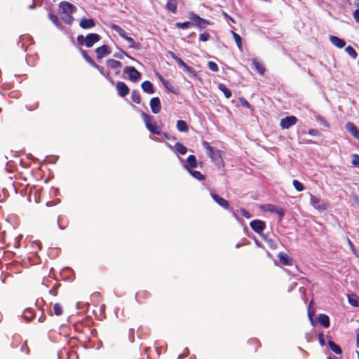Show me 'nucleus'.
Segmentation results:
<instances>
[{
	"mask_svg": "<svg viewBox=\"0 0 359 359\" xmlns=\"http://www.w3.org/2000/svg\"><path fill=\"white\" fill-rule=\"evenodd\" d=\"M83 55L88 62H89L91 65H93L95 68L99 69V66L97 65H96L90 57H88L84 52H83Z\"/></svg>",
	"mask_w": 359,
	"mask_h": 359,
	"instance_id": "nucleus-42",
	"label": "nucleus"
},
{
	"mask_svg": "<svg viewBox=\"0 0 359 359\" xmlns=\"http://www.w3.org/2000/svg\"><path fill=\"white\" fill-rule=\"evenodd\" d=\"M232 33L236 45H241L242 38L241 37V36L233 32H232Z\"/></svg>",
	"mask_w": 359,
	"mask_h": 359,
	"instance_id": "nucleus-43",
	"label": "nucleus"
},
{
	"mask_svg": "<svg viewBox=\"0 0 359 359\" xmlns=\"http://www.w3.org/2000/svg\"><path fill=\"white\" fill-rule=\"evenodd\" d=\"M188 17L190 20V22H192V25H195L200 29H205L207 25L210 24L209 21L201 18L198 15L196 14L193 11L188 13Z\"/></svg>",
	"mask_w": 359,
	"mask_h": 359,
	"instance_id": "nucleus-1",
	"label": "nucleus"
},
{
	"mask_svg": "<svg viewBox=\"0 0 359 359\" xmlns=\"http://www.w3.org/2000/svg\"><path fill=\"white\" fill-rule=\"evenodd\" d=\"M276 212H277L279 214V215H280V217H283V215H284V213H283V210H276Z\"/></svg>",
	"mask_w": 359,
	"mask_h": 359,
	"instance_id": "nucleus-55",
	"label": "nucleus"
},
{
	"mask_svg": "<svg viewBox=\"0 0 359 359\" xmlns=\"http://www.w3.org/2000/svg\"><path fill=\"white\" fill-rule=\"evenodd\" d=\"M212 198L214 199V201L221 207H222L224 209H228L229 208V203L224 198L219 196L217 194L211 192L210 194Z\"/></svg>",
	"mask_w": 359,
	"mask_h": 359,
	"instance_id": "nucleus-13",
	"label": "nucleus"
},
{
	"mask_svg": "<svg viewBox=\"0 0 359 359\" xmlns=\"http://www.w3.org/2000/svg\"><path fill=\"white\" fill-rule=\"evenodd\" d=\"M252 65L256 70L261 74L263 75L265 72V68L262 63H260L256 58L252 60Z\"/></svg>",
	"mask_w": 359,
	"mask_h": 359,
	"instance_id": "nucleus-21",
	"label": "nucleus"
},
{
	"mask_svg": "<svg viewBox=\"0 0 359 359\" xmlns=\"http://www.w3.org/2000/svg\"><path fill=\"white\" fill-rule=\"evenodd\" d=\"M109 46H99L96 49V53L97 55L98 58H102L109 53V51L108 50Z\"/></svg>",
	"mask_w": 359,
	"mask_h": 359,
	"instance_id": "nucleus-18",
	"label": "nucleus"
},
{
	"mask_svg": "<svg viewBox=\"0 0 359 359\" xmlns=\"http://www.w3.org/2000/svg\"><path fill=\"white\" fill-rule=\"evenodd\" d=\"M175 26L177 28L185 29H188L191 26H192V22H177V23H175Z\"/></svg>",
	"mask_w": 359,
	"mask_h": 359,
	"instance_id": "nucleus-33",
	"label": "nucleus"
},
{
	"mask_svg": "<svg viewBox=\"0 0 359 359\" xmlns=\"http://www.w3.org/2000/svg\"><path fill=\"white\" fill-rule=\"evenodd\" d=\"M142 90L149 94H153L154 93V89L152 83L149 81H144L142 85Z\"/></svg>",
	"mask_w": 359,
	"mask_h": 359,
	"instance_id": "nucleus-16",
	"label": "nucleus"
},
{
	"mask_svg": "<svg viewBox=\"0 0 359 359\" xmlns=\"http://www.w3.org/2000/svg\"><path fill=\"white\" fill-rule=\"evenodd\" d=\"M175 148L178 153L182 155H184L187 151V147L180 142L175 143Z\"/></svg>",
	"mask_w": 359,
	"mask_h": 359,
	"instance_id": "nucleus-28",
	"label": "nucleus"
},
{
	"mask_svg": "<svg viewBox=\"0 0 359 359\" xmlns=\"http://www.w3.org/2000/svg\"><path fill=\"white\" fill-rule=\"evenodd\" d=\"M77 41L79 45H86V37L83 35H79L77 36Z\"/></svg>",
	"mask_w": 359,
	"mask_h": 359,
	"instance_id": "nucleus-45",
	"label": "nucleus"
},
{
	"mask_svg": "<svg viewBox=\"0 0 359 359\" xmlns=\"http://www.w3.org/2000/svg\"><path fill=\"white\" fill-rule=\"evenodd\" d=\"M250 227L255 231L256 233H260L264 231L266 227L265 223L259 219L252 220L250 224Z\"/></svg>",
	"mask_w": 359,
	"mask_h": 359,
	"instance_id": "nucleus-7",
	"label": "nucleus"
},
{
	"mask_svg": "<svg viewBox=\"0 0 359 359\" xmlns=\"http://www.w3.org/2000/svg\"><path fill=\"white\" fill-rule=\"evenodd\" d=\"M150 107L154 114H158L161 109V102L158 97H153L150 100Z\"/></svg>",
	"mask_w": 359,
	"mask_h": 359,
	"instance_id": "nucleus-9",
	"label": "nucleus"
},
{
	"mask_svg": "<svg viewBox=\"0 0 359 359\" xmlns=\"http://www.w3.org/2000/svg\"><path fill=\"white\" fill-rule=\"evenodd\" d=\"M185 72H187L190 76H196V71L191 67L188 66L187 65H185V67L183 68Z\"/></svg>",
	"mask_w": 359,
	"mask_h": 359,
	"instance_id": "nucleus-39",
	"label": "nucleus"
},
{
	"mask_svg": "<svg viewBox=\"0 0 359 359\" xmlns=\"http://www.w3.org/2000/svg\"><path fill=\"white\" fill-rule=\"evenodd\" d=\"M203 147L207 150L208 156L214 162H218L222 158L221 151L211 147L206 141H203Z\"/></svg>",
	"mask_w": 359,
	"mask_h": 359,
	"instance_id": "nucleus-2",
	"label": "nucleus"
},
{
	"mask_svg": "<svg viewBox=\"0 0 359 359\" xmlns=\"http://www.w3.org/2000/svg\"><path fill=\"white\" fill-rule=\"evenodd\" d=\"M123 72L128 76L130 80L133 82H137L140 79L141 74L133 67H126Z\"/></svg>",
	"mask_w": 359,
	"mask_h": 359,
	"instance_id": "nucleus-4",
	"label": "nucleus"
},
{
	"mask_svg": "<svg viewBox=\"0 0 359 359\" xmlns=\"http://www.w3.org/2000/svg\"><path fill=\"white\" fill-rule=\"evenodd\" d=\"M36 8V4H35L34 3H33L32 5H30V6H29V9H34V8Z\"/></svg>",
	"mask_w": 359,
	"mask_h": 359,
	"instance_id": "nucleus-56",
	"label": "nucleus"
},
{
	"mask_svg": "<svg viewBox=\"0 0 359 359\" xmlns=\"http://www.w3.org/2000/svg\"><path fill=\"white\" fill-rule=\"evenodd\" d=\"M107 65L108 67H111V69H117L118 70L121 67V62L116 60H109L107 61Z\"/></svg>",
	"mask_w": 359,
	"mask_h": 359,
	"instance_id": "nucleus-24",
	"label": "nucleus"
},
{
	"mask_svg": "<svg viewBox=\"0 0 359 359\" xmlns=\"http://www.w3.org/2000/svg\"><path fill=\"white\" fill-rule=\"evenodd\" d=\"M142 116L145 123L147 128L152 133L159 135L160 130L156 126V124L153 121V118L147 114L142 112Z\"/></svg>",
	"mask_w": 359,
	"mask_h": 359,
	"instance_id": "nucleus-3",
	"label": "nucleus"
},
{
	"mask_svg": "<svg viewBox=\"0 0 359 359\" xmlns=\"http://www.w3.org/2000/svg\"><path fill=\"white\" fill-rule=\"evenodd\" d=\"M348 301H349V303H350L351 305H353V306H358V304H357V301H356V300H355V299H351V298H350V297H349V298H348Z\"/></svg>",
	"mask_w": 359,
	"mask_h": 359,
	"instance_id": "nucleus-52",
	"label": "nucleus"
},
{
	"mask_svg": "<svg viewBox=\"0 0 359 359\" xmlns=\"http://www.w3.org/2000/svg\"><path fill=\"white\" fill-rule=\"evenodd\" d=\"M240 100H241V103L243 107L249 108V109L251 107L250 103L246 100L241 98Z\"/></svg>",
	"mask_w": 359,
	"mask_h": 359,
	"instance_id": "nucleus-47",
	"label": "nucleus"
},
{
	"mask_svg": "<svg viewBox=\"0 0 359 359\" xmlns=\"http://www.w3.org/2000/svg\"><path fill=\"white\" fill-rule=\"evenodd\" d=\"M210 34L208 33H203L200 34L199 40L202 42H205L208 40Z\"/></svg>",
	"mask_w": 359,
	"mask_h": 359,
	"instance_id": "nucleus-44",
	"label": "nucleus"
},
{
	"mask_svg": "<svg viewBox=\"0 0 359 359\" xmlns=\"http://www.w3.org/2000/svg\"><path fill=\"white\" fill-rule=\"evenodd\" d=\"M309 134L312 136H317L319 134V132L316 129H310L309 130Z\"/></svg>",
	"mask_w": 359,
	"mask_h": 359,
	"instance_id": "nucleus-51",
	"label": "nucleus"
},
{
	"mask_svg": "<svg viewBox=\"0 0 359 359\" xmlns=\"http://www.w3.org/2000/svg\"><path fill=\"white\" fill-rule=\"evenodd\" d=\"M292 184L297 191H302L304 190V186L299 181L294 180L292 181Z\"/></svg>",
	"mask_w": 359,
	"mask_h": 359,
	"instance_id": "nucleus-38",
	"label": "nucleus"
},
{
	"mask_svg": "<svg viewBox=\"0 0 359 359\" xmlns=\"http://www.w3.org/2000/svg\"><path fill=\"white\" fill-rule=\"evenodd\" d=\"M116 88L118 91V95L121 97H124L127 95L129 93V88L126 85V83L122 81H118L116 83Z\"/></svg>",
	"mask_w": 359,
	"mask_h": 359,
	"instance_id": "nucleus-10",
	"label": "nucleus"
},
{
	"mask_svg": "<svg viewBox=\"0 0 359 359\" xmlns=\"http://www.w3.org/2000/svg\"><path fill=\"white\" fill-rule=\"evenodd\" d=\"M131 99L132 100L137 103L140 104L141 102V97L140 95V93L137 90H133L131 94Z\"/></svg>",
	"mask_w": 359,
	"mask_h": 359,
	"instance_id": "nucleus-32",
	"label": "nucleus"
},
{
	"mask_svg": "<svg viewBox=\"0 0 359 359\" xmlns=\"http://www.w3.org/2000/svg\"><path fill=\"white\" fill-rule=\"evenodd\" d=\"M316 119L318 122H319L321 125H323L325 128H330V123L321 116L317 115L316 116Z\"/></svg>",
	"mask_w": 359,
	"mask_h": 359,
	"instance_id": "nucleus-35",
	"label": "nucleus"
},
{
	"mask_svg": "<svg viewBox=\"0 0 359 359\" xmlns=\"http://www.w3.org/2000/svg\"><path fill=\"white\" fill-rule=\"evenodd\" d=\"M328 346L330 348V349L336 354H341V349L333 341L330 340L328 341Z\"/></svg>",
	"mask_w": 359,
	"mask_h": 359,
	"instance_id": "nucleus-25",
	"label": "nucleus"
},
{
	"mask_svg": "<svg viewBox=\"0 0 359 359\" xmlns=\"http://www.w3.org/2000/svg\"><path fill=\"white\" fill-rule=\"evenodd\" d=\"M345 50L351 57L353 59L356 58L358 54L352 46H346Z\"/></svg>",
	"mask_w": 359,
	"mask_h": 359,
	"instance_id": "nucleus-37",
	"label": "nucleus"
},
{
	"mask_svg": "<svg viewBox=\"0 0 359 359\" xmlns=\"http://www.w3.org/2000/svg\"><path fill=\"white\" fill-rule=\"evenodd\" d=\"M330 40L333 45H346L344 40L335 36H330Z\"/></svg>",
	"mask_w": 359,
	"mask_h": 359,
	"instance_id": "nucleus-30",
	"label": "nucleus"
},
{
	"mask_svg": "<svg viewBox=\"0 0 359 359\" xmlns=\"http://www.w3.org/2000/svg\"><path fill=\"white\" fill-rule=\"evenodd\" d=\"M80 26L83 29L91 28L95 26V22L93 19H82L80 22Z\"/></svg>",
	"mask_w": 359,
	"mask_h": 359,
	"instance_id": "nucleus-17",
	"label": "nucleus"
},
{
	"mask_svg": "<svg viewBox=\"0 0 359 359\" xmlns=\"http://www.w3.org/2000/svg\"><path fill=\"white\" fill-rule=\"evenodd\" d=\"M233 215L236 219H238L237 215L234 212L233 213Z\"/></svg>",
	"mask_w": 359,
	"mask_h": 359,
	"instance_id": "nucleus-62",
	"label": "nucleus"
},
{
	"mask_svg": "<svg viewBox=\"0 0 359 359\" xmlns=\"http://www.w3.org/2000/svg\"><path fill=\"white\" fill-rule=\"evenodd\" d=\"M50 293L53 295H56V292L53 289L50 290Z\"/></svg>",
	"mask_w": 359,
	"mask_h": 359,
	"instance_id": "nucleus-57",
	"label": "nucleus"
},
{
	"mask_svg": "<svg viewBox=\"0 0 359 359\" xmlns=\"http://www.w3.org/2000/svg\"><path fill=\"white\" fill-rule=\"evenodd\" d=\"M100 39L99 34L96 33H91L86 36V45H94L97 43Z\"/></svg>",
	"mask_w": 359,
	"mask_h": 359,
	"instance_id": "nucleus-14",
	"label": "nucleus"
},
{
	"mask_svg": "<svg viewBox=\"0 0 359 359\" xmlns=\"http://www.w3.org/2000/svg\"><path fill=\"white\" fill-rule=\"evenodd\" d=\"M297 122V118L295 116H290L281 119L280 125L283 129H288L295 125Z\"/></svg>",
	"mask_w": 359,
	"mask_h": 359,
	"instance_id": "nucleus-6",
	"label": "nucleus"
},
{
	"mask_svg": "<svg viewBox=\"0 0 359 359\" xmlns=\"http://www.w3.org/2000/svg\"><path fill=\"white\" fill-rule=\"evenodd\" d=\"M351 163L353 166L359 168V155L353 154Z\"/></svg>",
	"mask_w": 359,
	"mask_h": 359,
	"instance_id": "nucleus-41",
	"label": "nucleus"
},
{
	"mask_svg": "<svg viewBox=\"0 0 359 359\" xmlns=\"http://www.w3.org/2000/svg\"><path fill=\"white\" fill-rule=\"evenodd\" d=\"M313 301H311L308 307V316L312 325H314L313 316H314V310L312 309Z\"/></svg>",
	"mask_w": 359,
	"mask_h": 359,
	"instance_id": "nucleus-31",
	"label": "nucleus"
},
{
	"mask_svg": "<svg viewBox=\"0 0 359 359\" xmlns=\"http://www.w3.org/2000/svg\"><path fill=\"white\" fill-rule=\"evenodd\" d=\"M63 14H72L76 12V8L74 5L67 1H62L59 5Z\"/></svg>",
	"mask_w": 359,
	"mask_h": 359,
	"instance_id": "nucleus-5",
	"label": "nucleus"
},
{
	"mask_svg": "<svg viewBox=\"0 0 359 359\" xmlns=\"http://www.w3.org/2000/svg\"><path fill=\"white\" fill-rule=\"evenodd\" d=\"M189 168H194L197 167V161L194 155H189L187 159Z\"/></svg>",
	"mask_w": 359,
	"mask_h": 359,
	"instance_id": "nucleus-23",
	"label": "nucleus"
},
{
	"mask_svg": "<svg viewBox=\"0 0 359 359\" xmlns=\"http://www.w3.org/2000/svg\"><path fill=\"white\" fill-rule=\"evenodd\" d=\"M182 358V355H180L177 359H181Z\"/></svg>",
	"mask_w": 359,
	"mask_h": 359,
	"instance_id": "nucleus-63",
	"label": "nucleus"
},
{
	"mask_svg": "<svg viewBox=\"0 0 359 359\" xmlns=\"http://www.w3.org/2000/svg\"><path fill=\"white\" fill-rule=\"evenodd\" d=\"M355 20L359 23V8L356 9L353 13Z\"/></svg>",
	"mask_w": 359,
	"mask_h": 359,
	"instance_id": "nucleus-49",
	"label": "nucleus"
},
{
	"mask_svg": "<svg viewBox=\"0 0 359 359\" xmlns=\"http://www.w3.org/2000/svg\"><path fill=\"white\" fill-rule=\"evenodd\" d=\"M184 168L187 170V171L190 173L191 176H193L194 178L203 180H204V175H202L199 171L196 170H192L191 169L188 168V165H184Z\"/></svg>",
	"mask_w": 359,
	"mask_h": 359,
	"instance_id": "nucleus-20",
	"label": "nucleus"
},
{
	"mask_svg": "<svg viewBox=\"0 0 359 359\" xmlns=\"http://www.w3.org/2000/svg\"><path fill=\"white\" fill-rule=\"evenodd\" d=\"M240 212L245 218L249 219L251 217V214L245 209H241Z\"/></svg>",
	"mask_w": 359,
	"mask_h": 359,
	"instance_id": "nucleus-46",
	"label": "nucleus"
},
{
	"mask_svg": "<svg viewBox=\"0 0 359 359\" xmlns=\"http://www.w3.org/2000/svg\"><path fill=\"white\" fill-rule=\"evenodd\" d=\"M53 311L56 316H60L62 313V307L59 303H55L53 305Z\"/></svg>",
	"mask_w": 359,
	"mask_h": 359,
	"instance_id": "nucleus-36",
	"label": "nucleus"
},
{
	"mask_svg": "<svg viewBox=\"0 0 359 359\" xmlns=\"http://www.w3.org/2000/svg\"><path fill=\"white\" fill-rule=\"evenodd\" d=\"M218 88L224 93L225 97L226 98H230L231 97V92L229 89H228L224 84L220 83L218 86Z\"/></svg>",
	"mask_w": 359,
	"mask_h": 359,
	"instance_id": "nucleus-27",
	"label": "nucleus"
},
{
	"mask_svg": "<svg viewBox=\"0 0 359 359\" xmlns=\"http://www.w3.org/2000/svg\"><path fill=\"white\" fill-rule=\"evenodd\" d=\"M177 128L180 132L186 133L189 130L187 123L182 120H179L177 121Z\"/></svg>",
	"mask_w": 359,
	"mask_h": 359,
	"instance_id": "nucleus-22",
	"label": "nucleus"
},
{
	"mask_svg": "<svg viewBox=\"0 0 359 359\" xmlns=\"http://www.w3.org/2000/svg\"><path fill=\"white\" fill-rule=\"evenodd\" d=\"M61 18L62 21L68 25H71L74 21V18L72 16V14H63Z\"/></svg>",
	"mask_w": 359,
	"mask_h": 359,
	"instance_id": "nucleus-34",
	"label": "nucleus"
},
{
	"mask_svg": "<svg viewBox=\"0 0 359 359\" xmlns=\"http://www.w3.org/2000/svg\"><path fill=\"white\" fill-rule=\"evenodd\" d=\"M357 344H358V346L359 347V334L358 335V338H357Z\"/></svg>",
	"mask_w": 359,
	"mask_h": 359,
	"instance_id": "nucleus-58",
	"label": "nucleus"
},
{
	"mask_svg": "<svg viewBox=\"0 0 359 359\" xmlns=\"http://www.w3.org/2000/svg\"><path fill=\"white\" fill-rule=\"evenodd\" d=\"M318 321L325 328H327L330 326V318L328 316L321 313L318 317Z\"/></svg>",
	"mask_w": 359,
	"mask_h": 359,
	"instance_id": "nucleus-15",
	"label": "nucleus"
},
{
	"mask_svg": "<svg viewBox=\"0 0 359 359\" xmlns=\"http://www.w3.org/2000/svg\"><path fill=\"white\" fill-rule=\"evenodd\" d=\"M358 359H359V352H358Z\"/></svg>",
	"mask_w": 359,
	"mask_h": 359,
	"instance_id": "nucleus-64",
	"label": "nucleus"
},
{
	"mask_svg": "<svg viewBox=\"0 0 359 359\" xmlns=\"http://www.w3.org/2000/svg\"><path fill=\"white\" fill-rule=\"evenodd\" d=\"M265 210L269 211V212H276V207L273 205H267L266 206Z\"/></svg>",
	"mask_w": 359,
	"mask_h": 359,
	"instance_id": "nucleus-48",
	"label": "nucleus"
},
{
	"mask_svg": "<svg viewBox=\"0 0 359 359\" xmlns=\"http://www.w3.org/2000/svg\"><path fill=\"white\" fill-rule=\"evenodd\" d=\"M112 28L116 31L121 37L124 38L129 43H135L133 39L126 35V31L117 25H113Z\"/></svg>",
	"mask_w": 359,
	"mask_h": 359,
	"instance_id": "nucleus-11",
	"label": "nucleus"
},
{
	"mask_svg": "<svg viewBox=\"0 0 359 359\" xmlns=\"http://www.w3.org/2000/svg\"><path fill=\"white\" fill-rule=\"evenodd\" d=\"M311 204L316 210L323 211L326 209V205L316 196L311 194Z\"/></svg>",
	"mask_w": 359,
	"mask_h": 359,
	"instance_id": "nucleus-8",
	"label": "nucleus"
},
{
	"mask_svg": "<svg viewBox=\"0 0 359 359\" xmlns=\"http://www.w3.org/2000/svg\"><path fill=\"white\" fill-rule=\"evenodd\" d=\"M176 62L180 67L184 68L187 65L181 58H176Z\"/></svg>",
	"mask_w": 359,
	"mask_h": 359,
	"instance_id": "nucleus-50",
	"label": "nucleus"
},
{
	"mask_svg": "<svg viewBox=\"0 0 359 359\" xmlns=\"http://www.w3.org/2000/svg\"><path fill=\"white\" fill-rule=\"evenodd\" d=\"M300 291H301L302 292H304L305 289H304V287H300Z\"/></svg>",
	"mask_w": 359,
	"mask_h": 359,
	"instance_id": "nucleus-61",
	"label": "nucleus"
},
{
	"mask_svg": "<svg viewBox=\"0 0 359 359\" xmlns=\"http://www.w3.org/2000/svg\"><path fill=\"white\" fill-rule=\"evenodd\" d=\"M355 4L359 6V0H355Z\"/></svg>",
	"mask_w": 359,
	"mask_h": 359,
	"instance_id": "nucleus-60",
	"label": "nucleus"
},
{
	"mask_svg": "<svg viewBox=\"0 0 359 359\" xmlns=\"http://www.w3.org/2000/svg\"><path fill=\"white\" fill-rule=\"evenodd\" d=\"M98 69L100 70V72L102 74H104V72H103V71H102V68H101V67H99V69Z\"/></svg>",
	"mask_w": 359,
	"mask_h": 359,
	"instance_id": "nucleus-59",
	"label": "nucleus"
},
{
	"mask_svg": "<svg viewBox=\"0 0 359 359\" xmlns=\"http://www.w3.org/2000/svg\"><path fill=\"white\" fill-rule=\"evenodd\" d=\"M278 258H279L280 262L283 264H284V265H290L291 264V261L287 255L283 254V253H279Z\"/></svg>",
	"mask_w": 359,
	"mask_h": 359,
	"instance_id": "nucleus-26",
	"label": "nucleus"
},
{
	"mask_svg": "<svg viewBox=\"0 0 359 359\" xmlns=\"http://www.w3.org/2000/svg\"><path fill=\"white\" fill-rule=\"evenodd\" d=\"M319 340H320V343L322 346H324L325 345V341L323 339V334H319Z\"/></svg>",
	"mask_w": 359,
	"mask_h": 359,
	"instance_id": "nucleus-53",
	"label": "nucleus"
},
{
	"mask_svg": "<svg viewBox=\"0 0 359 359\" xmlns=\"http://www.w3.org/2000/svg\"><path fill=\"white\" fill-rule=\"evenodd\" d=\"M345 128L348 133L359 140V129L353 123H347Z\"/></svg>",
	"mask_w": 359,
	"mask_h": 359,
	"instance_id": "nucleus-12",
	"label": "nucleus"
},
{
	"mask_svg": "<svg viewBox=\"0 0 359 359\" xmlns=\"http://www.w3.org/2000/svg\"><path fill=\"white\" fill-rule=\"evenodd\" d=\"M208 67L210 70H212L214 72H217L219 70L217 65L212 61H209L208 62Z\"/></svg>",
	"mask_w": 359,
	"mask_h": 359,
	"instance_id": "nucleus-40",
	"label": "nucleus"
},
{
	"mask_svg": "<svg viewBox=\"0 0 359 359\" xmlns=\"http://www.w3.org/2000/svg\"><path fill=\"white\" fill-rule=\"evenodd\" d=\"M177 1L176 0H167L165 5L166 9L171 11L172 13H175L177 11Z\"/></svg>",
	"mask_w": 359,
	"mask_h": 359,
	"instance_id": "nucleus-19",
	"label": "nucleus"
},
{
	"mask_svg": "<svg viewBox=\"0 0 359 359\" xmlns=\"http://www.w3.org/2000/svg\"><path fill=\"white\" fill-rule=\"evenodd\" d=\"M48 18L49 19L51 20V22L58 28L61 29L62 28V26H61V24L58 20V18L57 16H56L55 15L53 14V13H49L48 14Z\"/></svg>",
	"mask_w": 359,
	"mask_h": 359,
	"instance_id": "nucleus-29",
	"label": "nucleus"
},
{
	"mask_svg": "<svg viewBox=\"0 0 359 359\" xmlns=\"http://www.w3.org/2000/svg\"><path fill=\"white\" fill-rule=\"evenodd\" d=\"M169 54L170 56L176 61V58H179V57L176 56L175 54L172 52H170Z\"/></svg>",
	"mask_w": 359,
	"mask_h": 359,
	"instance_id": "nucleus-54",
	"label": "nucleus"
}]
</instances>
